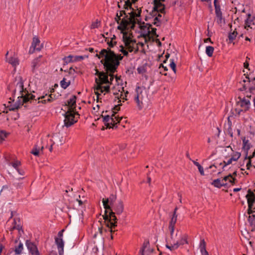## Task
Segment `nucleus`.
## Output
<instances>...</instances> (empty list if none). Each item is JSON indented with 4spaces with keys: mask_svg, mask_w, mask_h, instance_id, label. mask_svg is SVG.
Instances as JSON below:
<instances>
[{
    "mask_svg": "<svg viewBox=\"0 0 255 255\" xmlns=\"http://www.w3.org/2000/svg\"><path fill=\"white\" fill-rule=\"evenodd\" d=\"M100 56L104 57L101 62L103 64L106 71L115 72L119 65L118 62L115 61V53L110 49H103L99 53Z\"/></svg>",
    "mask_w": 255,
    "mask_h": 255,
    "instance_id": "1",
    "label": "nucleus"
},
{
    "mask_svg": "<svg viewBox=\"0 0 255 255\" xmlns=\"http://www.w3.org/2000/svg\"><path fill=\"white\" fill-rule=\"evenodd\" d=\"M116 213L113 211L112 209L111 210H105V214L103 215V217L104 220V223L108 228V229H105V232L109 231L112 233L116 231L113 230V229L117 226L118 219L115 215Z\"/></svg>",
    "mask_w": 255,
    "mask_h": 255,
    "instance_id": "2",
    "label": "nucleus"
},
{
    "mask_svg": "<svg viewBox=\"0 0 255 255\" xmlns=\"http://www.w3.org/2000/svg\"><path fill=\"white\" fill-rule=\"evenodd\" d=\"M12 87H14L15 88L12 90L13 95H15L16 91L17 90L19 92L20 97H24V94L32 95L29 93L28 91L26 88H24L23 86V80L21 76H19L15 78V80L13 82L8 86V90L10 91L12 90Z\"/></svg>",
    "mask_w": 255,
    "mask_h": 255,
    "instance_id": "3",
    "label": "nucleus"
},
{
    "mask_svg": "<svg viewBox=\"0 0 255 255\" xmlns=\"http://www.w3.org/2000/svg\"><path fill=\"white\" fill-rule=\"evenodd\" d=\"M115 115L116 112L114 111L111 116L102 115L103 118V122L104 123L105 125L107 127V128H114L115 127H117V124L120 122L123 118L119 117V116H116Z\"/></svg>",
    "mask_w": 255,
    "mask_h": 255,
    "instance_id": "4",
    "label": "nucleus"
},
{
    "mask_svg": "<svg viewBox=\"0 0 255 255\" xmlns=\"http://www.w3.org/2000/svg\"><path fill=\"white\" fill-rule=\"evenodd\" d=\"M76 114L79 116L77 113H75L72 110L68 111L65 113L64 114L65 120L64 121L65 126L69 127L77 122V120L75 119Z\"/></svg>",
    "mask_w": 255,
    "mask_h": 255,
    "instance_id": "5",
    "label": "nucleus"
},
{
    "mask_svg": "<svg viewBox=\"0 0 255 255\" xmlns=\"http://www.w3.org/2000/svg\"><path fill=\"white\" fill-rule=\"evenodd\" d=\"M64 229L61 230L58 233V237L55 238V244L58 248L59 255H63L64 243L62 239L63 233Z\"/></svg>",
    "mask_w": 255,
    "mask_h": 255,
    "instance_id": "6",
    "label": "nucleus"
},
{
    "mask_svg": "<svg viewBox=\"0 0 255 255\" xmlns=\"http://www.w3.org/2000/svg\"><path fill=\"white\" fill-rule=\"evenodd\" d=\"M117 199V196L115 194H111L109 198H103L102 202L103 203L104 208L105 210H111L112 209L111 206L114 205Z\"/></svg>",
    "mask_w": 255,
    "mask_h": 255,
    "instance_id": "7",
    "label": "nucleus"
},
{
    "mask_svg": "<svg viewBox=\"0 0 255 255\" xmlns=\"http://www.w3.org/2000/svg\"><path fill=\"white\" fill-rule=\"evenodd\" d=\"M24 97H20V96L18 97V100L15 104L18 105V108H20V106L23 105L24 103H26L29 101H36L35 96L33 95H26L24 94Z\"/></svg>",
    "mask_w": 255,
    "mask_h": 255,
    "instance_id": "8",
    "label": "nucleus"
},
{
    "mask_svg": "<svg viewBox=\"0 0 255 255\" xmlns=\"http://www.w3.org/2000/svg\"><path fill=\"white\" fill-rule=\"evenodd\" d=\"M248 193L246 195L248 201V206L250 209H255V194L250 189L248 191Z\"/></svg>",
    "mask_w": 255,
    "mask_h": 255,
    "instance_id": "9",
    "label": "nucleus"
},
{
    "mask_svg": "<svg viewBox=\"0 0 255 255\" xmlns=\"http://www.w3.org/2000/svg\"><path fill=\"white\" fill-rule=\"evenodd\" d=\"M26 246L31 255H39V253L36 246L29 240H26Z\"/></svg>",
    "mask_w": 255,
    "mask_h": 255,
    "instance_id": "10",
    "label": "nucleus"
},
{
    "mask_svg": "<svg viewBox=\"0 0 255 255\" xmlns=\"http://www.w3.org/2000/svg\"><path fill=\"white\" fill-rule=\"evenodd\" d=\"M238 99L239 101L237 102L238 105L243 108L245 112L249 110L251 105L250 100L245 97L242 98L239 97Z\"/></svg>",
    "mask_w": 255,
    "mask_h": 255,
    "instance_id": "11",
    "label": "nucleus"
},
{
    "mask_svg": "<svg viewBox=\"0 0 255 255\" xmlns=\"http://www.w3.org/2000/svg\"><path fill=\"white\" fill-rule=\"evenodd\" d=\"M124 203L122 200H118V202L114 205L113 209L118 215L121 214L124 211Z\"/></svg>",
    "mask_w": 255,
    "mask_h": 255,
    "instance_id": "12",
    "label": "nucleus"
},
{
    "mask_svg": "<svg viewBox=\"0 0 255 255\" xmlns=\"http://www.w3.org/2000/svg\"><path fill=\"white\" fill-rule=\"evenodd\" d=\"M185 244H188V241H187V236L185 234L184 235H180L179 237L177 240L175 244L176 246L175 247L178 248L181 245H183Z\"/></svg>",
    "mask_w": 255,
    "mask_h": 255,
    "instance_id": "13",
    "label": "nucleus"
},
{
    "mask_svg": "<svg viewBox=\"0 0 255 255\" xmlns=\"http://www.w3.org/2000/svg\"><path fill=\"white\" fill-rule=\"evenodd\" d=\"M77 97L75 95L72 96V98H70L68 101V106L69 109L68 111L72 110L74 112L76 108V102Z\"/></svg>",
    "mask_w": 255,
    "mask_h": 255,
    "instance_id": "14",
    "label": "nucleus"
},
{
    "mask_svg": "<svg viewBox=\"0 0 255 255\" xmlns=\"http://www.w3.org/2000/svg\"><path fill=\"white\" fill-rule=\"evenodd\" d=\"M109 75L107 72H101L99 74V81L102 84H109L110 81L108 78Z\"/></svg>",
    "mask_w": 255,
    "mask_h": 255,
    "instance_id": "15",
    "label": "nucleus"
},
{
    "mask_svg": "<svg viewBox=\"0 0 255 255\" xmlns=\"http://www.w3.org/2000/svg\"><path fill=\"white\" fill-rule=\"evenodd\" d=\"M42 57L41 55L39 56L38 57L35 58L31 62V68L32 72L34 73L35 70L37 69L41 65L40 58Z\"/></svg>",
    "mask_w": 255,
    "mask_h": 255,
    "instance_id": "16",
    "label": "nucleus"
},
{
    "mask_svg": "<svg viewBox=\"0 0 255 255\" xmlns=\"http://www.w3.org/2000/svg\"><path fill=\"white\" fill-rule=\"evenodd\" d=\"M243 149L246 151L245 159L248 158V151L252 147V145L249 143V140H247L244 138L243 140Z\"/></svg>",
    "mask_w": 255,
    "mask_h": 255,
    "instance_id": "17",
    "label": "nucleus"
},
{
    "mask_svg": "<svg viewBox=\"0 0 255 255\" xmlns=\"http://www.w3.org/2000/svg\"><path fill=\"white\" fill-rule=\"evenodd\" d=\"M123 41L129 42V44H131L134 47V45L136 43V40L135 39H132L130 35L128 36V32H123Z\"/></svg>",
    "mask_w": 255,
    "mask_h": 255,
    "instance_id": "18",
    "label": "nucleus"
},
{
    "mask_svg": "<svg viewBox=\"0 0 255 255\" xmlns=\"http://www.w3.org/2000/svg\"><path fill=\"white\" fill-rule=\"evenodd\" d=\"M211 184L214 187L220 188L222 186H226L227 185V183L223 182L220 178L214 180L211 183Z\"/></svg>",
    "mask_w": 255,
    "mask_h": 255,
    "instance_id": "19",
    "label": "nucleus"
},
{
    "mask_svg": "<svg viewBox=\"0 0 255 255\" xmlns=\"http://www.w3.org/2000/svg\"><path fill=\"white\" fill-rule=\"evenodd\" d=\"M165 1V0H154L153 1V7L152 10V13L157 11V9L161 6H164V4L162 3V2Z\"/></svg>",
    "mask_w": 255,
    "mask_h": 255,
    "instance_id": "20",
    "label": "nucleus"
},
{
    "mask_svg": "<svg viewBox=\"0 0 255 255\" xmlns=\"http://www.w3.org/2000/svg\"><path fill=\"white\" fill-rule=\"evenodd\" d=\"M40 40L38 38L34 37L32 42V46L36 48L37 51H40L41 49V46L39 45Z\"/></svg>",
    "mask_w": 255,
    "mask_h": 255,
    "instance_id": "21",
    "label": "nucleus"
},
{
    "mask_svg": "<svg viewBox=\"0 0 255 255\" xmlns=\"http://www.w3.org/2000/svg\"><path fill=\"white\" fill-rule=\"evenodd\" d=\"M142 99V98L141 97H140L139 94L137 92L136 95L134 97V100L139 110H141L142 108L143 104Z\"/></svg>",
    "mask_w": 255,
    "mask_h": 255,
    "instance_id": "22",
    "label": "nucleus"
},
{
    "mask_svg": "<svg viewBox=\"0 0 255 255\" xmlns=\"http://www.w3.org/2000/svg\"><path fill=\"white\" fill-rule=\"evenodd\" d=\"M241 155V153L236 152L231 158H230L226 162V165H229L232 163L233 161H237Z\"/></svg>",
    "mask_w": 255,
    "mask_h": 255,
    "instance_id": "23",
    "label": "nucleus"
},
{
    "mask_svg": "<svg viewBox=\"0 0 255 255\" xmlns=\"http://www.w3.org/2000/svg\"><path fill=\"white\" fill-rule=\"evenodd\" d=\"M149 242L148 240H145L142 248L140 249L139 251V254L140 255H148V254L145 255V250L149 247Z\"/></svg>",
    "mask_w": 255,
    "mask_h": 255,
    "instance_id": "24",
    "label": "nucleus"
},
{
    "mask_svg": "<svg viewBox=\"0 0 255 255\" xmlns=\"http://www.w3.org/2000/svg\"><path fill=\"white\" fill-rule=\"evenodd\" d=\"M254 18H255V17L252 18V16L250 13H248L247 14V18L245 20V28L250 27V24H251V22L252 21H253Z\"/></svg>",
    "mask_w": 255,
    "mask_h": 255,
    "instance_id": "25",
    "label": "nucleus"
},
{
    "mask_svg": "<svg viewBox=\"0 0 255 255\" xmlns=\"http://www.w3.org/2000/svg\"><path fill=\"white\" fill-rule=\"evenodd\" d=\"M6 62L11 64L13 66H16L18 64V61L17 58L13 57L6 58Z\"/></svg>",
    "mask_w": 255,
    "mask_h": 255,
    "instance_id": "26",
    "label": "nucleus"
},
{
    "mask_svg": "<svg viewBox=\"0 0 255 255\" xmlns=\"http://www.w3.org/2000/svg\"><path fill=\"white\" fill-rule=\"evenodd\" d=\"M165 246L170 251H173L178 248L177 247H175V246H176L175 243H173L171 242V241H167V244H166Z\"/></svg>",
    "mask_w": 255,
    "mask_h": 255,
    "instance_id": "27",
    "label": "nucleus"
},
{
    "mask_svg": "<svg viewBox=\"0 0 255 255\" xmlns=\"http://www.w3.org/2000/svg\"><path fill=\"white\" fill-rule=\"evenodd\" d=\"M95 82L97 84V86L94 87V90L96 91L100 90L101 93H103L104 90H103V86H102V84L100 82L99 80L97 78H96Z\"/></svg>",
    "mask_w": 255,
    "mask_h": 255,
    "instance_id": "28",
    "label": "nucleus"
},
{
    "mask_svg": "<svg viewBox=\"0 0 255 255\" xmlns=\"http://www.w3.org/2000/svg\"><path fill=\"white\" fill-rule=\"evenodd\" d=\"M165 5H164V6H161L157 9V11H155V12L152 13V11L150 14L153 17V16L157 15V14L158 12H160L161 13H165Z\"/></svg>",
    "mask_w": 255,
    "mask_h": 255,
    "instance_id": "29",
    "label": "nucleus"
},
{
    "mask_svg": "<svg viewBox=\"0 0 255 255\" xmlns=\"http://www.w3.org/2000/svg\"><path fill=\"white\" fill-rule=\"evenodd\" d=\"M23 244L21 243H19L18 246L15 247L14 252L15 254L20 255L23 250Z\"/></svg>",
    "mask_w": 255,
    "mask_h": 255,
    "instance_id": "30",
    "label": "nucleus"
},
{
    "mask_svg": "<svg viewBox=\"0 0 255 255\" xmlns=\"http://www.w3.org/2000/svg\"><path fill=\"white\" fill-rule=\"evenodd\" d=\"M129 14H130V17H128L129 25L136 23V19H135V17L134 16L133 11L129 13Z\"/></svg>",
    "mask_w": 255,
    "mask_h": 255,
    "instance_id": "31",
    "label": "nucleus"
},
{
    "mask_svg": "<svg viewBox=\"0 0 255 255\" xmlns=\"http://www.w3.org/2000/svg\"><path fill=\"white\" fill-rule=\"evenodd\" d=\"M63 60L64 62V64H67L70 62H74V56L70 55L68 56L64 57Z\"/></svg>",
    "mask_w": 255,
    "mask_h": 255,
    "instance_id": "32",
    "label": "nucleus"
},
{
    "mask_svg": "<svg viewBox=\"0 0 255 255\" xmlns=\"http://www.w3.org/2000/svg\"><path fill=\"white\" fill-rule=\"evenodd\" d=\"M214 50L213 47L208 46L206 47V53L209 57H212Z\"/></svg>",
    "mask_w": 255,
    "mask_h": 255,
    "instance_id": "33",
    "label": "nucleus"
},
{
    "mask_svg": "<svg viewBox=\"0 0 255 255\" xmlns=\"http://www.w3.org/2000/svg\"><path fill=\"white\" fill-rule=\"evenodd\" d=\"M54 97H55V96H53L52 94H50V95H49L48 96L47 99L43 100H41L40 101H39L38 102V103H42L43 104H45L46 102H52V101H53L54 100V99H55Z\"/></svg>",
    "mask_w": 255,
    "mask_h": 255,
    "instance_id": "34",
    "label": "nucleus"
},
{
    "mask_svg": "<svg viewBox=\"0 0 255 255\" xmlns=\"http://www.w3.org/2000/svg\"><path fill=\"white\" fill-rule=\"evenodd\" d=\"M70 81L66 82V79L64 78L60 82V85L62 88L66 89L70 85Z\"/></svg>",
    "mask_w": 255,
    "mask_h": 255,
    "instance_id": "35",
    "label": "nucleus"
},
{
    "mask_svg": "<svg viewBox=\"0 0 255 255\" xmlns=\"http://www.w3.org/2000/svg\"><path fill=\"white\" fill-rule=\"evenodd\" d=\"M237 32L236 31H234L233 32H230L228 35V38L229 40V42L231 43L235 39L237 35Z\"/></svg>",
    "mask_w": 255,
    "mask_h": 255,
    "instance_id": "36",
    "label": "nucleus"
},
{
    "mask_svg": "<svg viewBox=\"0 0 255 255\" xmlns=\"http://www.w3.org/2000/svg\"><path fill=\"white\" fill-rule=\"evenodd\" d=\"M214 4L215 9V14H218L222 13V12L221 11V7H220V5L219 2L218 1L214 2Z\"/></svg>",
    "mask_w": 255,
    "mask_h": 255,
    "instance_id": "37",
    "label": "nucleus"
},
{
    "mask_svg": "<svg viewBox=\"0 0 255 255\" xmlns=\"http://www.w3.org/2000/svg\"><path fill=\"white\" fill-rule=\"evenodd\" d=\"M147 64H143L141 66L137 68V71L139 74H143L146 71Z\"/></svg>",
    "mask_w": 255,
    "mask_h": 255,
    "instance_id": "38",
    "label": "nucleus"
},
{
    "mask_svg": "<svg viewBox=\"0 0 255 255\" xmlns=\"http://www.w3.org/2000/svg\"><path fill=\"white\" fill-rule=\"evenodd\" d=\"M248 221L251 226L255 227V214L250 215L249 216Z\"/></svg>",
    "mask_w": 255,
    "mask_h": 255,
    "instance_id": "39",
    "label": "nucleus"
},
{
    "mask_svg": "<svg viewBox=\"0 0 255 255\" xmlns=\"http://www.w3.org/2000/svg\"><path fill=\"white\" fill-rule=\"evenodd\" d=\"M125 46L127 49H128V51L129 52H131L134 51V47L131 45V44L129 43V42H127L126 41H123Z\"/></svg>",
    "mask_w": 255,
    "mask_h": 255,
    "instance_id": "40",
    "label": "nucleus"
},
{
    "mask_svg": "<svg viewBox=\"0 0 255 255\" xmlns=\"http://www.w3.org/2000/svg\"><path fill=\"white\" fill-rule=\"evenodd\" d=\"M192 162H193L194 164L198 167L201 175H204V172L203 167L197 161L192 160Z\"/></svg>",
    "mask_w": 255,
    "mask_h": 255,
    "instance_id": "41",
    "label": "nucleus"
},
{
    "mask_svg": "<svg viewBox=\"0 0 255 255\" xmlns=\"http://www.w3.org/2000/svg\"><path fill=\"white\" fill-rule=\"evenodd\" d=\"M121 23L122 24V25H123L125 29H127V27L129 25L128 22V15H126V18H124L122 20Z\"/></svg>",
    "mask_w": 255,
    "mask_h": 255,
    "instance_id": "42",
    "label": "nucleus"
},
{
    "mask_svg": "<svg viewBox=\"0 0 255 255\" xmlns=\"http://www.w3.org/2000/svg\"><path fill=\"white\" fill-rule=\"evenodd\" d=\"M225 128L227 130V133L230 135L231 137H233V133L232 132V125H225Z\"/></svg>",
    "mask_w": 255,
    "mask_h": 255,
    "instance_id": "43",
    "label": "nucleus"
},
{
    "mask_svg": "<svg viewBox=\"0 0 255 255\" xmlns=\"http://www.w3.org/2000/svg\"><path fill=\"white\" fill-rule=\"evenodd\" d=\"M181 235V234H179L178 230L176 231V232L175 234H173V239H170L168 240V241H171V242L174 243H176L177 240L179 237V235Z\"/></svg>",
    "mask_w": 255,
    "mask_h": 255,
    "instance_id": "44",
    "label": "nucleus"
},
{
    "mask_svg": "<svg viewBox=\"0 0 255 255\" xmlns=\"http://www.w3.org/2000/svg\"><path fill=\"white\" fill-rule=\"evenodd\" d=\"M216 16L217 17V22L218 24L221 23L223 20L224 23H225V19L223 17L222 13L216 14Z\"/></svg>",
    "mask_w": 255,
    "mask_h": 255,
    "instance_id": "45",
    "label": "nucleus"
},
{
    "mask_svg": "<svg viewBox=\"0 0 255 255\" xmlns=\"http://www.w3.org/2000/svg\"><path fill=\"white\" fill-rule=\"evenodd\" d=\"M128 7L132 10V11H133L134 9L131 6V2L130 0H127L125 1V4H124V8L125 9H128Z\"/></svg>",
    "mask_w": 255,
    "mask_h": 255,
    "instance_id": "46",
    "label": "nucleus"
},
{
    "mask_svg": "<svg viewBox=\"0 0 255 255\" xmlns=\"http://www.w3.org/2000/svg\"><path fill=\"white\" fill-rule=\"evenodd\" d=\"M13 223L14 225L11 228V230L16 229L20 231L22 229V227L20 224H17L16 220L15 219L14 220Z\"/></svg>",
    "mask_w": 255,
    "mask_h": 255,
    "instance_id": "47",
    "label": "nucleus"
},
{
    "mask_svg": "<svg viewBox=\"0 0 255 255\" xmlns=\"http://www.w3.org/2000/svg\"><path fill=\"white\" fill-rule=\"evenodd\" d=\"M7 133L2 130L0 131V143L4 140V138L6 137Z\"/></svg>",
    "mask_w": 255,
    "mask_h": 255,
    "instance_id": "48",
    "label": "nucleus"
},
{
    "mask_svg": "<svg viewBox=\"0 0 255 255\" xmlns=\"http://www.w3.org/2000/svg\"><path fill=\"white\" fill-rule=\"evenodd\" d=\"M7 107L8 108L9 111H15V110H17L19 108L18 105H16V104L8 106Z\"/></svg>",
    "mask_w": 255,
    "mask_h": 255,
    "instance_id": "49",
    "label": "nucleus"
},
{
    "mask_svg": "<svg viewBox=\"0 0 255 255\" xmlns=\"http://www.w3.org/2000/svg\"><path fill=\"white\" fill-rule=\"evenodd\" d=\"M170 66L171 68V69L173 70V71H174V73H176V64L173 59L170 60Z\"/></svg>",
    "mask_w": 255,
    "mask_h": 255,
    "instance_id": "50",
    "label": "nucleus"
},
{
    "mask_svg": "<svg viewBox=\"0 0 255 255\" xmlns=\"http://www.w3.org/2000/svg\"><path fill=\"white\" fill-rule=\"evenodd\" d=\"M200 251L206 250V243L204 239L201 240L200 244Z\"/></svg>",
    "mask_w": 255,
    "mask_h": 255,
    "instance_id": "51",
    "label": "nucleus"
},
{
    "mask_svg": "<svg viewBox=\"0 0 255 255\" xmlns=\"http://www.w3.org/2000/svg\"><path fill=\"white\" fill-rule=\"evenodd\" d=\"M85 57H88V56H74V62L80 61H81V60H83Z\"/></svg>",
    "mask_w": 255,
    "mask_h": 255,
    "instance_id": "52",
    "label": "nucleus"
},
{
    "mask_svg": "<svg viewBox=\"0 0 255 255\" xmlns=\"http://www.w3.org/2000/svg\"><path fill=\"white\" fill-rule=\"evenodd\" d=\"M176 221H177V219H174V218H171V220L169 222V227H174L175 228V224L176 223Z\"/></svg>",
    "mask_w": 255,
    "mask_h": 255,
    "instance_id": "53",
    "label": "nucleus"
},
{
    "mask_svg": "<svg viewBox=\"0 0 255 255\" xmlns=\"http://www.w3.org/2000/svg\"><path fill=\"white\" fill-rule=\"evenodd\" d=\"M40 152V151H39L37 148H34L33 147V148L30 151V153L33 154V155H34L35 156H38L39 155Z\"/></svg>",
    "mask_w": 255,
    "mask_h": 255,
    "instance_id": "54",
    "label": "nucleus"
},
{
    "mask_svg": "<svg viewBox=\"0 0 255 255\" xmlns=\"http://www.w3.org/2000/svg\"><path fill=\"white\" fill-rule=\"evenodd\" d=\"M10 164H11V165L14 168H15L16 170L18 169V167L20 165V162L19 161H16L14 162H12L10 163Z\"/></svg>",
    "mask_w": 255,
    "mask_h": 255,
    "instance_id": "55",
    "label": "nucleus"
},
{
    "mask_svg": "<svg viewBox=\"0 0 255 255\" xmlns=\"http://www.w3.org/2000/svg\"><path fill=\"white\" fill-rule=\"evenodd\" d=\"M123 56H122L121 54L117 55L115 53V60H116L115 61L118 62L120 63V61L122 60L123 59Z\"/></svg>",
    "mask_w": 255,
    "mask_h": 255,
    "instance_id": "56",
    "label": "nucleus"
},
{
    "mask_svg": "<svg viewBox=\"0 0 255 255\" xmlns=\"http://www.w3.org/2000/svg\"><path fill=\"white\" fill-rule=\"evenodd\" d=\"M255 90V83H251L249 86L250 93L251 94L253 91Z\"/></svg>",
    "mask_w": 255,
    "mask_h": 255,
    "instance_id": "57",
    "label": "nucleus"
},
{
    "mask_svg": "<svg viewBox=\"0 0 255 255\" xmlns=\"http://www.w3.org/2000/svg\"><path fill=\"white\" fill-rule=\"evenodd\" d=\"M120 106H121V104H120V105L119 104L118 105H115L114 106V107L112 109V112H111L112 114L113 113L114 111L116 112V114L117 111H120Z\"/></svg>",
    "mask_w": 255,
    "mask_h": 255,
    "instance_id": "58",
    "label": "nucleus"
},
{
    "mask_svg": "<svg viewBox=\"0 0 255 255\" xmlns=\"http://www.w3.org/2000/svg\"><path fill=\"white\" fill-rule=\"evenodd\" d=\"M246 78L248 79V80H243V82L244 83L248 82V84H250L251 83L254 82V81L255 80V77L253 78L251 80L250 79V78L248 76H246Z\"/></svg>",
    "mask_w": 255,
    "mask_h": 255,
    "instance_id": "59",
    "label": "nucleus"
},
{
    "mask_svg": "<svg viewBox=\"0 0 255 255\" xmlns=\"http://www.w3.org/2000/svg\"><path fill=\"white\" fill-rule=\"evenodd\" d=\"M99 23V21L97 20L96 21L92 22L91 25V29H94L98 27V23Z\"/></svg>",
    "mask_w": 255,
    "mask_h": 255,
    "instance_id": "60",
    "label": "nucleus"
},
{
    "mask_svg": "<svg viewBox=\"0 0 255 255\" xmlns=\"http://www.w3.org/2000/svg\"><path fill=\"white\" fill-rule=\"evenodd\" d=\"M121 49L120 50V51L125 56H128V52L126 50L124 49V47L121 45Z\"/></svg>",
    "mask_w": 255,
    "mask_h": 255,
    "instance_id": "61",
    "label": "nucleus"
},
{
    "mask_svg": "<svg viewBox=\"0 0 255 255\" xmlns=\"http://www.w3.org/2000/svg\"><path fill=\"white\" fill-rule=\"evenodd\" d=\"M148 33H150V32L155 36L156 37H158V35L156 34V28H151V31H150L148 30Z\"/></svg>",
    "mask_w": 255,
    "mask_h": 255,
    "instance_id": "62",
    "label": "nucleus"
},
{
    "mask_svg": "<svg viewBox=\"0 0 255 255\" xmlns=\"http://www.w3.org/2000/svg\"><path fill=\"white\" fill-rule=\"evenodd\" d=\"M169 230L170 231V234L171 236V239H173V234L174 232V227H168Z\"/></svg>",
    "mask_w": 255,
    "mask_h": 255,
    "instance_id": "63",
    "label": "nucleus"
},
{
    "mask_svg": "<svg viewBox=\"0 0 255 255\" xmlns=\"http://www.w3.org/2000/svg\"><path fill=\"white\" fill-rule=\"evenodd\" d=\"M107 72L110 73L108 75L110 77V80H109L110 81V83L112 84V82L114 80V75H113V74L115 72H111L110 71H107Z\"/></svg>",
    "mask_w": 255,
    "mask_h": 255,
    "instance_id": "64",
    "label": "nucleus"
}]
</instances>
